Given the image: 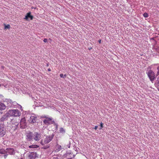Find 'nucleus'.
I'll use <instances>...</instances> for the list:
<instances>
[{
    "label": "nucleus",
    "mask_w": 159,
    "mask_h": 159,
    "mask_svg": "<svg viewBox=\"0 0 159 159\" xmlns=\"http://www.w3.org/2000/svg\"><path fill=\"white\" fill-rule=\"evenodd\" d=\"M148 75L150 80L153 83V81L156 78L155 75L154 73L152 70H150L148 71Z\"/></svg>",
    "instance_id": "4"
},
{
    "label": "nucleus",
    "mask_w": 159,
    "mask_h": 159,
    "mask_svg": "<svg viewBox=\"0 0 159 159\" xmlns=\"http://www.w3.org/2000/svg\"><path fill=\"white\" fill-rule=\"evenodd\" d=\"M7 117V116L4 115L3 116L1 119V121H3Z\"/></svg>",
    "instance_id": "16"
},
{
    "label": "nucleus",
    "mask_w": 159,
    "mask_h": 159,
    "mask_svg": "<svg viewBox=\"0 0 159 159\" xmlns=\"http://www.w3.org/2000/svg\"><path fill=\"white\" fill-rule=\"evenodd\" d=\"M63 75L62 74H61L60 75V76L61 78L63 77Z\"/></svg>",
    "instance_id": "23"
},
{
    "label": "nucleus",
    "mask_w": 159,
    "mask_h": 159,
    "mask_svg": "<svg viewBox=\"0 0 159 159\" xmlns=\"http://www.w3.org/2000/svg\"><path fill=\"white\" fill-rule=\"evenodd\" d=\"M6 106L5 105L2 103H0V110H3L5 109Z\"/></svg>",
    "instance_id": "14"
},
{
    "label": "nucleus",
    "mask_w": 159,
    "mask_h": 159,
    "mask_svg": "<svg viewBox=\"0 0 159 159\" xmlns=\"http://www.w3.org/2000/svg\"><path fill=\"white\" fill-rule=\"evenodd\" d=\"M66 75H64V77H66Z\"/></svg>",
    "instance_id": "29"
},
{
    "label": "nucleus",
    "mask_w": 159,
    "mask_h": 159,
    "mask_svg": "<svg viewBox=\"0 0 159 159\" xmlns=\"http://www.w3.org/2000/svg\"><path fill=\"white\" fill-rule=\"evenodd\" d=\"M5 25V29H9L10 28V25H6L5 24H4Z\"/></svg>",
    "instance_id": "17"
},
{
    "label": "nucleus",
    "mask_w": 159,
    "mask_h": 159,
    "mask_svg": "<svg viewBox=\"0 0 159 159\" xmlns=\"http://www.w3.org/2000/svg\"><path fill=\"white\" fill-rule=\"evenodd\" d=\"M37 117L34 116H31L30 118V123L33 124L35 123L37 120Z\"/></svg>",
    "instance_id": "9"
},
{
    "label": "nucleus",
    "mask_w": 159,
    "mask_h": 159,
    "mask_svg": "<svg viewBox=\"0 0 159 159\" xmlns=\"http://www.w3.org/2000/svg\"><path fill=\"white\" fill-rule=\"evenodd\" d=\"M68 148H70V146H68Z\"/></svg>",
    "instance_id": "33"
},
{
    "label": "nucleus",
    "mask_w": 159,
    "mask_h": 159,
    "mask_svg": "<svg viewBox=\"0 0 159 159\" xmlns=\"http://www.w3.org/2000/svg\"><path fill=\"white\" fill-rule=\"evenodd\" d=\"M9 112L11 115L12 116L16 117L19 116L21 115L20 112L17 109L10 110Z\"/></svg>",
    "instance_id": "5"
},
{
    "label": "nucleus",
    "mask_w": 159,
    "mask_h": 159,
    "mask_svg": "<svg viewBox=\"0 0 159 159\" xmlns=\"http://www.w3.org/2000/svg\"><path fill=\"white\" fill-rule=\"evenodd\" d=\"M28 18H30L31 20L33 19V17L32 15H31L30 12H28L26 14L24 19L27 20Z\"/></svg>",
    "instance_id": "10"
},
{
    "label": "nucleus",
    "mask_w": 159,
    "mask_h": 159,
    "mask_svg": "<svg viewBox=\"0 0 159 159\" xmlns=\"http://www.w3.org/2000/svg\"><path fill=\"white\" fill-rule=\"evenodd\" d=\"M98 128V126H95V127L94 128V129H95L96 130V129H97Z\"/></svg>",
    "instance_id": "24"
},
{
    "label": "nucleus",
    "mask_w": 159,
    "mask_h": 159,
    "mask_svg": "<svg viewBox=\"0 0 159 159\" xmlns=\"http://www.w3.org/2000/svg\"><path fill=\"white\" fill-rule=\"evenodd\" d=\"M43 117L46 119L43 120V122L46 125L52 124L54 122V121L52 120V118L51 117H48L46 116H44Z\"/></svg>",
    "instance_id": "3"
},
{
    "label": "nucleus",
    "mask_w": 159,
    "mask_h": 159,
    "mask_svg": "<svg viewBox=\"0 0 159 159\" xmlns=\"http://www.w3.org/2000/svg\"><path fill=\"white\" fill-rule=\"evenodd\" d=\"M100 126L101 127V128L100 129H102V128L103 127V124L102 122H101V123H100Z\"/></svg>",
    "instance_id": "22"
},
{
    "label": "nucleus",
    "mask_w": 159,
    "mask_h": 159,
    "mask_svg": "<svg viewBox=\"0 0 159 159\" xmlns=\"http://www.w3.org/2000/svg\"><path fill=\"white\" fill-rule=\"evenodd\" d=\"M43 42L45 43H46L47 42L48 40L47 39H44L43 40Z\"/></svg>",
    "instance_id": "21"
},
{
    "label": "nucleus",
    "mask_w": 159,
    "mask_h": 159,
    "mask_svg": "<svg viewBox=\"0 0 159 159\" xmlns=\"http://www.w3.org/2000/svg\"><path fill=\"white\" fill-rule=\"evenodd\" d=\"M20 124L21 128L23 129L25 128L26 127V123L25 117L21 119Z\"/></svg>",
    "instance_id": "8"
},
{
    "label": "nucleus",
    "mask_w": 159,
    "mask_h": 159,
    "mask_svg": "<svg viewBox=\"0 0 159 159\" xmlns=\"http://www.w3.org/2000/svg\"><path fill=\"white\" fill-rule=\"evenodd\" d=\"M157 81H159V77L157 78Z\"/></svg>",
    "instance_id": "26"
},
{
    "label": "nucleus",
    "mask_w": 159,
    "mask_h": 159,
    "mask_svg": "<svg viewBox=\"0 0 159 159\" xmlns=\"http://www.w3.org/2000/svg\"><path fill=\"white\" fill-rule=\"evenodd\" d=\"M60 131L61 133L64 132V133L65 132V131L64 129L62 128H60Z\"/></svg>",
    "instance_id": "18"
},
{
    "label": "nucleus",
    "mask_w": 159,
    "mask_h": 159,
    "mask_svg": "<svg viewBox=\"0 0 159 159\" xmlns=\"http://www.w3.org/2000/svg\"><path fill=\"white\" fill-rule=\"evenodd\" d=\"M28 159H35L36 157V153L35 152H30L27 154Z\"/></svg>",
    "instance_id": "7"
},
{
    "label": "nucleus",
    "mask_w": 159,
    "mask_h": 159,
    "mask_svg": "<svg viewBox=\"0 0 159 159\" xmlns=\"http://www.w3.org/2000/svg\"><path fill=\"white\" fill-rule=\"evenodd\" d=\"M55 148H56L55 151L56 152H58L61 150L62 149L61 146L58 144H57L56 145Z\"/></svg>",
    "instance_id": "12"
},
{
    "label": "nucleus",
    "mask_w": 159,
    "mask_h": 159,
    "mask_svg": "<svg viewBox=\"0 0 159 159\" xmlns=\"http://www.w3.org/2000/svg\"><path fill=\"white\" fill-rule=\"evenodd\" d=\"M157 69L158 71L157 74V76L159 75V66L157 68Z\"/></svg>",
    "instance_id": "20"
},
{
    "label": "nucleus",
    "mask_w": 159,
    "mask_h": 159,
    "mask_svg": "<svg viewBox=\"0 0 159 159\" xmlns=\"http://www.w3.org/2000/svg\"><path fill=\"white\" fill-rule=\"evenodd\" d=\"M157 83L159 84V81H157Z\"/></svg>",
    "instance_id": "32"
},
{
    "label": "nucleus",
    "mask_w": 159,
    "mask_h": 159,
    "mask_svg": "<svg viewBox=\"0 0 159 159\" xmlns=\"http://www.w3.org/2000/svg\"><path fill=\"white\" fill-rule=\"evenodd\" d=\"M48 71H51V69H50L49 68V69H48Z\"/></svg>",
    "instance_id": "27"
},
{
    "label": "nucleus",
    "mask_w": 159,
    "mask_h": 159,
    "mask_svg": "<svg viewBox=\"0 0 159 159\" xmlns=\"http://www.w3.org/2000/svg\"><path fill=\"white\" fill-rule=\"evenodd\" d=\"M0 153L1 154H5L7 153V150H5L4 149H1L0 150Z\"/></svg>",
    "instance_id": "15"
},
{
    "label": "nucleus",
    "mask_w": 159,
    "mask_h": 159,
    "mask_svg": "<svg viewBox=\"0 0 159 159\" xmlns=\"http://www.w3.org/2000/svg\"><path fill=\"white\" fill-rule=\"evenodd\" d=\"M46 148H46V147H44V149H46Z\"/></svg>",
    "instance_id": "31"
},
{
    "label": "nucleus",
    "mask_w": 159,
    "mask_h": 159,
    "mask_svg": "<svg viewBox=\"0 0 159 159\" xmlns=\"http://www.w3.org/2000/svg\"><path fill=\"white\" fill-rule=\"evenodd\" d=\"M101 159H102V158H101Z\"/></svg>",
    "instance_id": "35"
},
{
    "label": "nucleus",
    "mask_w": 159,
    "mask_h": 159,
    "mask_svg": "<svg viewBox=\"0 0 159 159\" xmlns=\"http://www.w3.org/2000/svg\"><path fill=\"white\" fill-rule=\"evenodd\" d=\"M6 129L3 125H0V137H2L6 133Z\"/></svg>",
    "instance_id": "6"
},
{
    "label": "nucleus",
    "mask_w": 159,
    "mask_h": 159,
    "mask_svg": "<svg viewBox=\"0 0 159 159\" xmlns=\"http://www.w3.org/2000/svg\"><path fill=\"white\" fill-rule=\"evenodd\" d=\"M4 85V84H0V87L1 86V85Z\"/></svg>",
    "instance_id": "28"
},
{
    "label": "nucleus",
    "mask_w": 159,
    "mask_h": 159,
    "mask_svg": "<svg viewBox=\"0 0 159 159\" xmlns=\"http://www.w3.org/2000/svg\"><path fill=\"white\" fill-rule=\"evenodd\" d=\"M143 16L144 17H148V15L147 13L145 12L143 14Z\"/></svg>",
    "instance_id": "19"
},
{
    "label": "nucleus",
    "mask_w": 159,
    "mask_h": 159,
    "mask_svg": "<svg viewBox=\"0 0 159 159\" xmlns=\"http://www.w3.org/2000/svg\"><path fill=\"white\" fill-rule=\"evenodd\" d=\"M39 147V146L37 145H30L29 146V148H38Z\"/></svg>",
    "instance_id": "13"
},
{
    "label": "nucleus",
    "mask_w": 159,
    "mask_h": 159,
    "mask_svg": "<svg viewBox=\"0 0 159 159\" xmlns=\"http://www.w3.org/2000/svg\"><path fill=\"white\" fill-rule=\"evenodd\" d=\"M7 153L10 155H12L14 153V150L12 148L7 149Z\"/></svg>",
    "instance_id": "11"
},
{
    "label": "nucleus",
    "mask_w": 159,
    "mask_h": 159,
    "mask_svg": "<svg viewBox=\"0 0 159 159\" xmlns=\"http://www.w3.org/2000/svg\"><path fill=\"white\" fill-rule=\"evenodd\" d=\"M49 40H50V41H52V39H49Z\"/></svg>",
    "instance_id": "30"
},
{
    "label": "nucleus",
    "mask_w": 159,
    "mask_h": 159,
    "mask_svg": "<svg viewBox=\"0 0 159 159\" xmlns=\"http://www.w3.org/2000/svg\"><path fill=\"white\" fill-rule=\"evenodd\" d=\"M53 137V135L47 136L43 141V140L41 141L40 143L42 145H44L48 143L52 140Z\"/></svg>",
    "instance_id": "2"
},
{
    "label": "nucleus",
    "mask_w": 159,
    "mask_h": 159,
    "mask_svg": "<svg viewBox=\"0 0 159 159\" xmlns=\"http://www.w3.org/2000/svg\"><path fill=\"white\" fill-rule=\"evenodd\" d=\"M91 49H92V48H90V49H89V50H90Z\"/></svg>",
    "instance_id": "34"
},
{
    "label": "nucleus",
    "mask_w": 159,
    "mask_h": 159,
    "mask_svg": "<svg viewBox=\"0 0 159 159\" xmlns=\"http://www.w3.org/2000/svg\"><path fill=\"white\" fill-rule=\"evenodd\" d=\"M41 137V134L37 132H34V133L30 132L27 134L26 138L28 141L34 140L35 141L38 142L40 139Z\"/></svg>",
    "instance_id": "1"
},
{
    "label": "nucleus",
    "mask_w": 159,
    "mask_h": 159,
    "mask_svg": "<svg viewBox=\"0 0 159 159\" xmlns=\"http://www.w3.org/2000/svg\"><path fill=\"white\" fill-rule=\"evenodd\" d=\"M101 39H100L98 40V42L99 43H101Z\"/></svg>",
    "instance_id": "25"
}]
</instances>
